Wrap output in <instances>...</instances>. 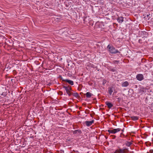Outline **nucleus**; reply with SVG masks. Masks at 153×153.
I'll list each match as a JSON object with an SVG mask.
<instances>
[{"label": "nucleus", "instance_id": "f257e3e1", "mask_svg": "<svg viewBox=\"0 0 153 153\" xmlns=\"http://www.w3.org/2000/svg\"><path fill=\"white\" fill-rule=\"evenodd\" d=\"M107 48L109 51L111 53L115 54L120 53L117 50L115 49V48L112 46L108 45L107 46Z\"/></svg>", "mask_w": 153, "mask_h": 153}, {"label": "nucleus", "instance_id": "f03ea898", "mask_svg": "<svg viewBox=\"0 0 153 153\" xmlns=\"http://www.w3.org/2000/svg\"><path fill=\"white\" fill-rule=\"evenodd\" d=\"M117 152L118 153H128L129 151L128 148L123 147L122 149L117 150Z\"/></svg>", "mask_w": 153, "mask_h": 153}, {"label": "nucleus", "instance_id": "7ed1b4c3", "mask_svg": "<svg viewBox=\"0 0 153 153\" xmlns=\"http://www.w3.org/2000/svg\"><path fill=\"white\" fill-rule=\"evenodd\" d=\"M121 130L120 128H115L113 129H109L107 131L110 133L115 134Z\"/></svg>", "mask_w": 153, "mask_h": 153}, {"label": "nucleus", "instance_id": "20e7f679", "mask_svg": "<svg viewBox=\"0 0 153 153\" xmlns=\"http://www.w3.org/2000/svg\"><path fill=\"white\" fill-rule=\"evenodd\" d=\"M136 78L138 80L141 81L143 79V74H139L136 76Z\"/></svg>", "mask_w": 153, "mask_h": 153}, {"label": "nucleus", "instance_id": "39448f33", "mask_svg": "<svg viewBox=\"0 0 153 153\" xmlns=\"http://www.w3.org/2000/svg\"><path fill=\"white\" fill-rule=\"evenodd\" d=\"M94 122V120H92L91 121H85V124L87 126H89L91 125Z\"/></svg>", "mask_w": 153, "mask_h": 153}, {"label": "nucleus", "instance_id": "423d86ee", "mask_svg": "<svg viewBox=\"0 0 153 153\" xmlns=\"http://www.w3.org/2000/svg\"><path fill=\"white\" fill-rule=\"evenodd\" d=\"M63 88L65 89L67 93L69 92L71 90V88L70 86H63Z\"/></svg>", "mask_w": 153, "mask_h": 153}, {"label": "nucleus", "instance_id": "0eeeda50", "mask_svg": "<svg viewBox=\"0 0 153 153\" xmlns=\"http://www.w3.org/2000/svg\"><path fill=\"white\" fill-rule=\"evenodd\" d=\"M73 133L74 134H76L77 135H79L82 133L81 130L78 129L73 131Z\"/></svg>", "mask_w": 153, "mask_h": 153}, {"label": "nucleus", "instance_id": "6e6552de", "mask_svg": "<svg viewBox=\"0 0 153 153\" xmlns=\"http://www.w3.org/2000/svg\"><path fill=\"white\" fill-rule=\"evenodd\" d=\"M105 104L107 105L108 108H111L113 106V105L111 102L108 101L106 102Z\"/></svg>", "mask_w": 153, "mask_h": 153}, {"label": "nucleus", "instance_id": "1a4fd4ad", "mask_svg": "<svg viewBox=\"0 0 153 153\" xmlns=\"http://www.w3.org/2000/svg\"><path fill=\"white\" fill-rule=\"evenodd\" d=\"M123 17L122 16L118 17L117 19V22L120 23H122L123 21Z\"/></svg>", "mask_w": 153, "mask_h": 153}, {"label": "nucleus", "instance_id": "9d476101", "mask_svg": "<svg viewBox=\"0 0 153 153\" xmlns=\"http://www.w3.org/2000/svg\"><path fill=\"white\" fill-rule=\"evenodd\" d=\"M64 80L65 82H68L69 84H70L71 85H74V82L72 80L68 79H66Z\"/></svg>", "mask_w": 153, "mask_h": 153}, {"label": "nucleus", "instance_id": "9b49d317", "mask_svg": "<svg viewBox=\"0 0 153 153\" xmlns=\"http://www.w3.org/2000/svg\"><path fill=\"white\" fill-rule=\"evenodd\" d=\"M129 85V83L127 81H125L123 82L122 84V85L123 87H126Z\"/></svg>", "mask_w": 153, "mask_h": 153}, {"label": "nucleus", "instance_id": "f8f14e48", "mask_svg": "<svg viewBox=\"0 0 153 153\" xmlns=\"http://www.w3.org/2000/svg\"><path fill=\"white\" fill-rule=\"evenodd\" d=\"M108 92L110 95L112 94L113 92V90L112 87H109L108 88Z\"/></svg>", "mask_w": 153, "mask_h": 153}, {"label": "nucleus", "instance_id": "ddd939ff", "mask_svg": "<svg viewBox=\"0 0 153 153\" xmlns=\"http://www.w3.org/2000/svg\"><path fill=\"white\" fill-rule=\"evenodd\" d=\"M93 95V94L89 92H87L86 94V96L87 98H89L92 96Z\"/></svg>", "mask_w": 153, "mask_h": 153}, {"label": "nucleus", "instance_id": "4468645a", "mask_svg": "<svg viewBox=\"0 0 153 153\" xmlns=\"http://www.w3.org/2000/svg\"><path fill=\"white\" fill-rule=\"evenodd\" d=\"M132 143L130 142L126 141L125 143V144L126 145L128 146L129 147L132 144Z\"/></svg>", "mask_w": 153, "mask_h": 153}, {"label": "nucleus", "instance_id": "2eb2a0df", "mask_svg": "<svg viewBox=\"0 0 153 153\" xmlns=\"http://www.w3.org/2000/svg\"><path fill=\"white\" fill-rule=\"evenodd\" d=\"M131 118L132 120L135 121L138 119V117L136 116H131Z\"/></svg>", "mask_w": 153, "mask_h": 153}, {"label": "nucleus", "instance_id": "dca6fc26", "mask_svg": "<svg viewBox=\"0 0 153 153\" xmlns=\"http://www.w3.org/2000/svg\"><path fill=\"white\" fill-rule=\"evenodd\" d=\"M72 94L76 98L78 97L79 96V94L77 93H73Z\"/></svg>", "mask_w": 153, "mask_h": 153}, {"label": "nucleus", "instance_id": "f3484780", "mask_svg": "<svg viewBox=\"0 0 153 153\" xmlns=\"http://www.w3.org/2000/svg\"><path fill=\"white\" fill-rule=\"evenodd\" d=\"M119 62V61L117 60H115L113 61L114 63L115 64H118Z\"/></svg>", "mask_w": 153, "mask_h": 153}, {"label": "nucleus", "instance_id": "a211bd4d", "mask_svg": "<svg viewBox=\"0 0 153 153\" xmlns=\"http://www.w3.org/2000/svg\"><path fill=\"white\" fill-rule=\"evenodd\" d=\"M110 70L113 72H114L116 71L115 69L114 68H111V69Z\"/></svg>", "mask_w": 153, "mask_h": 153}, {"label": "nucleus", "instance_id": "6ab92c4d", "mask_svg": "<svg viewBox=\"0 0 153 153\" xmlns=\"http://www.w3.org/2000/svg\"><path fill=\"white\" fill-rule=\"evenodd\" d=\"M67 94H68L69 96H70L72 94L70 91L69 92L67 93Z\"/></svg>", "mask_w": 153, "mask_h": 153}, {"label": "nucleus", "instance_id": "aec40b11", "mask_svg": "<svg viewBox=\"0 0 153 153\" xmlns=\"http://www.w3.org/2000/svg\"><path fill=\"white\" fill-rule=\"evenodd\" d=\"M121 100V98L119 97L117 98V101L118 102H120Z\"/></svg>", "mask_w": 153, "mask_h": 153}, {"label": "nucleus", "instance_id": "412c9836", "mask_svg": "<svg viewBox=\"0 0 153 153\" xmlns=\"http://www.w3.org/2000/svg\"><path fill=\"white\" fill-rule=\"evenodd\" d=\"M150 152L151 153H153V150H150Z\"/></svg>", "mask_w": 153, "mask_h": 153}, {"label": "nucleus", "instance_id": "4be33fe9", "mask_svg": "<svg viewBox=\"0 0 153 153\" xmlns=\"http://www.w3.org/2000/svg\"><path fill=\"white\" fill-rule=\"evenodd\" d=\"M114 153H118V152H117V150H116L115 152H114Z\"/></svg>", "mask_w": 153, "mask_h": 153}, {"label": "nucleus", "instance_id": "5701e85b", "mask_svg": "<svg viewBox=\"0 0 153 153\" xmlns=\"http://www.w3.org/2000/svg\"><path fill=\"white\" fill-rule=\"evenodd\" d=\"M109 1H113V0H109Z\"/></svg>", "mask_w": 153, "mask_h": 153}, {"label": "nucleus", "instance_id": "b1692460", "mask_svg": "<svg viewBox=\"0 0 153 153\" xmlns=\"http://www.w3.org/2000/svg\"><path fill=\"white\" fill-rule=\"evenodd\" d=\"M114 138L116 137L115 136H114Z\"/></svg>", "mask_w": 153, "mask_h": 153}]
</instances>
